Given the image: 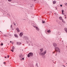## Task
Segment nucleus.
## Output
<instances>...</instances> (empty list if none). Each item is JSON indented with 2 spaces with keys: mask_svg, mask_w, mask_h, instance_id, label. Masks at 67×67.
Masks as SVG:
<instances>
[{
  "mask_svg": "<svg viewBox=\"0 0 67 67\" xmlns=\"http://www.w3.org/2000/svg\"><path fill=\"white\" fill-rule=\"evenodd\" d=\"M55 49V52H59V53H60V50L58 47H56L54 48Z\"/></svg>",
  "mask_w": 67,
  "mask_h": 67,
  "instance_id": "f257e3e1",
  "label": "nucleus"
},
{
  "mask_svg": "<svg viewBox=\"0 0 67 67\" xmlns=\"http://www.w3.org/2000/svg\"><path fill=\"white\" fill-rule=\"evenodd\" d=\"M33 55V53L32 52H30L27 54V56L28 57H30V56L32 57Z\"/></svg>",
  "mask_w": 67,
  "mask_h": 67,
  "instance_id": "f03ea898",
  "label": "nucleus"
},
{
  "mask_svg": "<svg viewBox=\"0 0 67 67\" xmlns=\"http://www.w3.org/2000/svg\"><path fill=\"white\" fill-rule=\"evenodd\" d=\"M53 46L54 47H57V44H56L55 43H53Z\"/></svg>",
  "mask_w": 67,
  "mask_h": 67,
  "instance_id": "7ed1b4c3",
  "label": "nucleus"
},
{
  "mask_svg": "<svg viewBox=\"0 0 67 67\" xmlns=\"http://www.w3.org/2000/svg\"><path fill=\"white\" fill-rule=\"evenodd\" d=\"M23 38L24 40H26L28 38V37L27 36H24L23 37Z\"/></svg>",
  "mask_w": 67,
  "mask_h": 67,
  "instance_id": "20e7f679",
  "label": "nucleus"
},
{
  "mask_svg": "<svg viewBox=\"0 0 67 67\" xmlns=\"http://www.w3.org/2000/svg\"><path fill=\"white\" fill-rule=\"evenodd\" d=\"M23 35V33L22 32H21L19 34V35L20 37H22Z\"/></svg>",
  "mask_w": 67,
  "mask_h": 67,
  "instance_id": "39448f33",
  "label": "nucleus"
},
{
  "mask_svg": "<svg viewBox=\"0 0 67 67\" xmlns=\"http://www.w3.org/2000/svg\"><path fill=\"white\" fill-rule=\"evenodd\" d=\"M14 36H15V37H17V38H18V36L16 34H14Z\"/></svg>",
  "mask_w": 67,
  "mask_h": 67,
  "instance_id": "423d86ee",
  "label": "nucleus"
},
{
  "mask_svg": "<svg viewBox=\"0 0 67 67\" xmlns=\"http://www.w3.org/2000/svg\"><path fill=\"white\" fill-rule=\"evenodd\" d=\"M62 14H63V15H64V14H65L64 13V10H62Z\"/></svg>",
  "mask_w": 67,
  "mask_h": 67,
  "instance_id": "0eeeda50",
  "label": "nucleus"
},
{
  "mask_svg": "<svg viewBox=\"0 0 67 67\" xmlns=\"http://www.w3.org/2000/svg\"><path fill=\"white\" fill-rule=\"evenodd\" d=\"M16 30H17L18 32H20V30H19V29L18 28H16Z\"/></svg>",
  "mask_w": 67,
  "mask_h": 67,
  "instance_id": "6e6552de",
  "label": "nucleus"
},
{
  "mask_svg": "<svg viewBox=\"0 0 67 67\" xmlns=\"http://www.w3.org/2000/svg\"><path fill=\"white\" fill-rule=\"evenodd\" d=\"M29 41H30L29 40V39L28 38L27 39H26V42L27 43H29Z\"/></svg>",
  "mask_w": 67,
  "mask_h": 67,
  "instance_id": "1a4fd4ad",
  "label": "nucleus"
},
{
  "mask_svg": "<svg viewBox=\"0 0 67 67\" xmlns=\"http://www.w3.org/2000/svg\"><path fill=\"white\" fill-rule=\"evenodd\" d=\"M53 4H55L56 3V1H53Z\"/></svg>",
  "mask_w": 67,
  "mask_h": 67,
  "instance_id": "9d476101",
  "label": "nucleus"
},
{
  "mask_svg": "<svg viewBox=\"0 0 67 67\" xmlns=\"http://www.w3.org/2000/svg\"><path fill=\"white\" fill-rule=\"evenodd\" d=\"M59 18L60 20H62V19H62V17L60 16Z\"/></svg>",
  "mask_w": 67,
  "mask_h": 67,
  "instance_id": "9b49d317",
  "label": "nucleus"
},
{
  "mask_svg": "<svg viewBox=\"0 0 67 67\" xmlns=\"http://www.w3.org/2000/svg\"><path fill=\"white\" fill-rule=\"evenodd\" d=\"M19 57H23V55L22 54H21L19 55Z\"/></svg>",
  "mask_w": 67,
  "mask_h": 67,
  "instance_id": "f8f14e48",
  "label": "nucleus"
},
{
  "mask_svg": "<svg viewBox=\"0 0 67 67\" xmlns=\"http://www.w3.org/2000/svg\"><path fill=\"white\" fill-rule=\"evenodd\" d=\"M40 51L41 52H42L43 51V49L42 48V49H40Z\"/></svg>",
  "mask_w": 67,
  "mask_h": 67,
  "instance_id": "ddd939ff",
  "label": "nucleus"
},
{
  "mask_svg": "<svg viewBox=\"0 0 67 67\" xmlns=\"http://www.w3.org/2000/svg\"><path fill=\"white\" fill-rule=\"evenodd\" d=\"M64 29L66 33H67V28H65Z\"/></svg>",
  "mask_w": 67,
  "mask_h": 67,
  "instance_id": "4468645a",
  "label": "nucleus"
},
{
  "mask_svg": "<svg viewBox=\"0 0 67 67\" xmlns=\"http://www.w3.org/2000/svg\"><path fill=\"white\" fill-rule=\"evenodd\" d=\"M16 44H17L18 45H20V42H16Z\"/></svg>",
  "mask_w": 67,
  "mask_h": 67,
  "instance_id": "2eb2a0df",
  "label": "nucleus"
},
{
  "mask_svg": "<svg viewBox=\"0 0 67 67\" xmlns=\"http://www.w3.org/2000/svg\"><path fill=\"white\" fill-rule=\"evenodd\" d=\"M41 54H42V56H44L45 55V54H44V52H43V53H41Z\"/></svg>",
  "mask_w": 67,
  "mask_h": 67,
  "instance_id": "dca6fc26",
  "label": "nucleus"
},
{
  "mask_svg": "<svg viewBox=\"0 0 67 67\" xmlns=\"http://www.w3.org/2000/svg\"><path fill=\"white\" fill-rule=\"evenodd\" d=\"M36 29L37 30V31H39V29L37 27H36Z\"/></svg>",
  "mask_w": 67,
  "mask_h": 67,
  "instance_id": "f3484780",
  "label": "nucleus"
},
{
  "mask_svg": "<svg viewBox=\"0 0 67 67\" xmlns=\"http://www.w3.org/2000/svg\"><path fill=\"white\" fill-rule=\"evenodd\" d=\"M42 23H45V21H43V20H42Z\"/></svg>",
  "mask_w": 67,
  "mask_h": 67,
  "instance_id": "a211bd4d",
  "label": "nucleus"
},
{
  "mask_svg": "<svg viewBox=\"0 0 67 67\" xmlns=\"http://www.w3.org/2000/svg\"><path fill=\"white\" fill-rule=\"evenodd\" d=\"M48 33H50L51 32V30H48L47 31Z\"/></svg>",
  "mask_w": 67,
  "mask_h": 67,
  "instance_id": "6ab92c4d",
  "label": "nucleus"
},
{
  "mask_svg": "<svg viewBox=\"0 0 67 67\" xmlns=\"http://www.w3.org/2000/svg\"><path fill=\"white\" fill-rule=\"evenodd\" d=\"M14 47V46L12 47V49H13V50H14V49H15Z\"/></svg>",
  "mask_w": 67,
  "mask_h": 67,
  "instance_id": "aec40b11",
  "label": "nucleus"
},
{
  "mask_svg": "<svg viewBox=\"0 0 67 67\" xmlns=\"http://www.w3.org/2000/svg\"><path fill=\"white\" fill-rule=\"evenodd\" d=\"M46 50H45V51L44 52V54H45L46 53H47Z\"/></svg>",
  "mask_w": 67,
  "mask_h": 67,
  "instance_id": "412c9836",
  "label": "nucleus"
},
{
  "mask_svg": "<svg viewBox=\"0 0 67 67\" xmlns=\"http://www.w3.org/2000/svg\"><path fill=\"white\" fill-rule=\"evenodd\" d=\"M62 22H63V23H65V21H64V20H63V19H62Z\"/></svg>",
  "mask_w": 67,
  "mask_h": 67,
  "instance_id": "4be33fe9",
  "label": "nucleus"
},
{
  "mask_svg": "<svg viewBox=\"0 0 67 67\" xmlns=\"http://www.w3.org/2000/svg\"><path fill=\"white\" fill-rule=\"evenodd\" d=\"M19 57V58L20 60H22V58H23V57Z\"/></svg>",
  "mask_w": 67,
  "mask_h": 67,
  "instance_id": "5701e85b",
  "label": "nucleus"
},
{
  "mask_svg": "<svg viewBox=\"0 0 67 67\" xmlns=\"http://www.w3.org/2000/svg\"><path fill=\"white\" fill-rule=\"evenodd\" d=\"M3 43H2L1 44H0L1 46H3Z\"/></svg>",
  "mask_w": 67,
  "mask_h": 67,
  "instance_id": "b1692460",
  "label": "nucleus"
},
{
  "mask_svg": "<svg viewBox=\"0 0 67 67\" xmlns=\"http://www.w3.org/2000/svg\"><path fill=\"white\" fill-rule=\"evenodd\" d=\"M36 66H37V67H38V65L37 63L36 64Z\"/></svg>",
  "mask_w": 67,
  "mask_h": 67,
  "instance_id": "393cba45",
  "label": "nucleus"
},
{
  "mask_svg": "<svg viewBox=\"0 0 67 67\" xmlns=\"http://www.w3.org/2000/svg\"><path fill=\"white\" fill-rule=\"evenodd\" d=\"M10 27L11 28H12H12H13V27H12V25H11Z\"/></svg>",
  "mask_w": 67,
  "mask_h": 67,
  "instance_id": "a878e982",
  "label": "nucleus"
},
{
  "mask_svg": "<svg viewBox=\"0 0 67 67\" xmlns=\"http://www.w3.org/2000/svg\"><path fill=\"white\" fill-rule=\"evenodd\" d=\"M12 0H8V1L9 2H11V1H12Z\"/></svg>",
  "mask_w": 67,
  "mask_h": 67,
  "instance_id": "bb28decb",
  "label": "nucleus"
},
{
  "mask_svg": "<svg viewBox=\"0 0 67 67\" xmlns=\"http://www.w3.org/2000/svg\"><path fill=\"white\" fill-rule=\"evenodd\" d=\"M24 60V58H22V59H21V60Z\"/></svg>",
  "mask_w": 67,
  "mask_h": 67,
  "instance_id": "cd10ccee",
  "label": "nucleus"
},
{
  "mask_svg": "<svg viewBox=\"0 0 67 67\" xmlns=\"http://www.w3.org/2000/svg\"><path fill=\"white\" fill-rule=\"evenodd\" d=\"M40 55H42V53H39Z\"/></svg>",
  "mask_w": 67,
  "mask_h": 67,
  "instance_id": "c85d7f7f",
  "label": "nucleus"
},
{
  "mask_svg": "<svg viewBox=\"0 0 67 67\" xmlns=\"http://www.w3.org/2000/svg\"><path fill=\"white\" fill-rule=\"evenodd\" d=\"M10 51H12V52H14V50H12V49H11Z\"/></svg>",
  "mask_w": 67,
  "mask_h": 67,
  "instance_id": "c756f323",
  "label": "nucleus"
},
{
  "mask_svg": "<svg viewBox=\"0 0 67 67\" xmlns=\"http://www.w3.org/2000/svg\"><path fill=\"white\" fill-rule=\"evenodd\" d=\"M4 36L5 37H7V35H4Z\"/></svg>",
  "mask_w": 67,
  "mask_h": 67,
  "instance_id": "7c9ffc66",
  "label": "nucleus"
},
{
  "mask_svg": "<svg viewBox=\"0 0 67 67\" xmlns=\"http://www.w3.org/2000/svg\"><path fill=\"white\" fill-rule=\"evenodd\" d=\"M9 36H12V35L10 34H9Z\"/></svg>",
  "mask_w": 67,
  "mask_h": 67,
  "instance_id": "2f4dec72",
  "label": "nucleus"
},
{
  "mask_svg": "<svg viewBox=\"0 0 67 67\" xmlns=\"http://www.w3.org/2000/svg\"><path fill=\"white\" fill-rule=\"evenodd\" d=\"M10 57V56H9V55H7V58H9V57Z\"/></svg>",
  "mask_w": 67,
  "mask_h": 67,
  "instance_id": "473e14b6",
  "label": "nucleus"
},
{
  "mask_svg": "<svg viewBox=\"0 0 67 67\" xmlns=\"http://www.w3.org/2000/svg\"><path fill=\"white\" fill-rule=\"evenodd\" d=\"M34 26V27H35V28H36V27H37V26Z\"/></svg>",
  "mask_w": 67,
  "mask_h": 67,
  "instance_id": "72a5a7b5",
  "label": "nucleus"
},
{
  "mask_svg": "<svg viewBox=\"0 0 67 67\" xmlns=\"http://www.w3.org/2000/svg\"><path fill=\"white\" fill-rule=\"evenodd\" d=\"M60 7H63V5L62 4L60 5Z\"/></svg>",
  "mask_w": 67,
  "mask_h": 67,
  "instance_id": "f704fd0d",
  "label": "nucleus"
},
{
  "mask_svg": "<svg viewBox=\"0 0 67 67\" xmlns=\"http://www.w3.org/2000/svg\"><path fill=\"white\" fill-rule=\"evenodd\" d=\"M65 5H66V6H67V3H65Z\"/></svg>",
  "mask_w": 67,
  "mask_h": 67,
  "instance_id": "c9c22d12",
  "label": "nucleus"
},
{
  "mask_svg": "<svg viewBox=\"0 0 67 67\" xmlns=\"http://www.w3.org/2000/svg\"><path fill=\"white\" fill-rule=\"evenodd\" d=\"M56 53H57V54H55V56H57V52H56Z\"/></svg>",
  "mask_w": 67,
  "mask_h": 67,
  "instance_id": "e433bc0d",
  "label": "nucleus"
},
{
  "mask_svg": "<svg viewBox=\"0 0 67 67\" xmlns=\"http://www.w3.org/2000/svg\"><path fill=\"white\" fill-rule=\"evenodd\" d=\"M3 64H5V63L3 62Z\"/></svg>",
  "mask_w": 67,
  "mask_h": 67,
  "instance_id": "4c0bfd02",
  "label": "nucleus"
},
{
  "mask_svg": "<svg viewBox=\"0 0 67 67\" xmlns=\"http://www.w3.org/2000/svg\"><path fill=\"white\" fill-rule=\"evenodd\" d=\"M19 43H20V45H21V42H19Z\"/></svg>",
  "mask_w": 67,
  "mask_h": 67,
  "instance_id": "58836bf2",
  "label": "nucleus"
},
{
  "mask_svg": "<svg viewBox=\"0 0 67 67\" xmlns=\"http://www.w3.org/2000/svg\"><path fill=\"white\" fill-rule=\"evenodd\" d=\"M12 44H13V42H12Z\"/></svg>",
  "mask_w": 67,
  "mask_h": 67,
  "instance_id": "ea45409f",
  "label": "nucleus"
},
{
  "mask_svg": "<svg viewBox=\"0 0 67 67\" xmlns=\"http://www.w3.org/2000/svg\"><path fill=\"white\" fill-rule=\"evenodd\" d=\"M34 1L35 2V1H36V0H34Z\"/></svg>",
  "mask_w": 67,
  "mask_h": 67,
  "instance_id": "a19ab883",
  "label": "nucleus"
},
{
  "mask_svg": "<svg viewBox=\"0 0 67 67\" xmlns=\"http://www.w3.org/2000/svg\"><path fill=\"white\" fill-rule=\"evenodd\" d=\"M63 66L64 67H65V66L64 65H63Z\"/></svg>",
  "mask_w": 67,
  "mask_h": 67,
  "instance_id": "79ce46f5",
  "label": "nucleus"
},
{
  "mask_svg": "<svg viewBox=\"0 0 67 67\" xmlns=\"http://www.w3.org/2000/svg\"><path fill=\"white\" fill-rule=\"evenodd\" d=\"M5 57V58H7V57L6 56L5 57Z\"/></svg>",
  "mask_w": 67,
  "mask_h": 67,
  "instance_id": "37998d69",
  "label": "nucleus"
},
{
  "mask_svg": "<svg viewBox=\"0 0 67 67\" xmlns=\"http://www.w3.org/2000/svg\"><path fill=\"white\" fill-rule=\"evenodd\" d=\"M23 20H26V19H23Z\"/></svg>",
  "mask_w": 67,
  "mask_h": 67,
  "instance_id": "c03bdc74",
  "label": "nucleus"
},
{
  "mask_svg": "<svg viewBox=\"0 0 67 67\" xmlns=\"http://www.w3.org/2000/svg\"><path fill=\"white\" fill-rule=\"evenodd\" d=\"M12 42V41H10V43H11Z\"/></svg>",
  "mask_w": 67,
  "mask_h": 67,
  "instance_id": "a18cd8bd",
  "label": "nucleus"
},
{
  "mask_svg": "<svg viewBox=\"0 0 67 67\" xmlns=\"http://www.w3.org/2000/svg\"><path fill=\"white\" fill-rule=\"evenodd\" d=\"M66 16H65V19H66Z\"/></svg>",
  "mask_w": 67,
  "mask_h": 67,
  "instance_id": "49530a36",
  "label": "nucleus"
},
{
  "mask_svg": "<svg viewBox=\"0 0 67 67\" xmlns=\"http://www.w3.org/2000/svg\"><path fill=\"white\" fill-rule=\"evenodd\" d=\"M15 23L14 24V25H15Z\"/></svg>",
  "mask_w": 67,
  "mask_h": 67,
  "instance_id": "de8ad7c7",
  "label": "nucleus"
},
{
  "mask_svg": "<svg viewBox=\"0 0 67 67\" xmlns=\"http://www.w3.org/2000/svg\"><path fill=\"white\" fill-rule=\"evenodd\" d=\"M54 14L56 15V13H54Z\"/></svg>",
  "mask_w": 67,
  "mask_h": 67,
  "instance_id": "09e8293b",
  "label": "nucleus"
},
{
  "mask_svg": "<svg viewBox=\"0 0 67 67\" xmlns=\"http://www.w3.org/2000/svg\"><path fill=\"white\" fill-rule=\"evenodd\" d=\"M57 8H56V9H55V10H57Z\"/></svg>",
  "mask_w": 67,
  "mask_h": 67,
  "instance_id": "8fccbe9b",
  "label": "nucleus"
},
{
  "mask_svg": "<svg viewBox=\"0 0 67 67\" xmlns=\"http://www.w3.org/2000/svg\"><path fill=\"white\" fill-rule=\"evenodd\" d=\"M66 16V15H64L65 16Z\"/></svg>",
  "mask_w": 67,
  "mask_h": 67,
  "instance_id": "3c124183",
  "label": "nucleus"
},
{
  "mask_svg": "<svg viewBox=\"0 0 67 67\" xmlns=\"http://www.w3.org/2000/svg\"><path fill=\"white\" fill-rule=\"evenodd\" d=\"M30 7H32V6H31Z\"/></svg>",
  "mask_w": 67,
  "mask_h": 67,
  "instance_id": "603ef678",
  "label": "nucleus"
},
{
  "mask_svg": "<svg viewBox=\"0 0 67 67\" xmlns=\"http://www.w3.org/2000/svg\"><path fill=\"white\" fill-rule=\"evenodd\" d=\"M14 23H13V24H14Z\"/></svg>",
  "mask_w": 67,
  "mask_h": 67,
  "instance_id": "864d4df0",
  "label": "nucleus"
},
{
  "mask_svg": "<svg viewBox=\"0 0 67 67\" xmlns=\"http://www.w3.org/2000/svg\"><path fill=\"white\" fill-rule=\"evenodd\" d=\"M55 8H57V7H55Z\"/></svg>",
  "mask_w": 67,
  "mask_h": 67,
  "instance_id": "5fc2aeb1",
  "label": "nucleus"
},
{
  "mask_svg": "<svg viewBox=\"0 0 67 67\" xmlns=\"http://www.w3.org/2000/svg\"><path fill=\"white\" fill-rule=\"evenodd\" d=\"M32 7H33V5L32 4Z\"/></svg>",
  "mask_w": 67,
  "mask_h": 67,
  "instance_id": "6e6d98bb",
  "label": "nucleus"
},
{
  "mask_svg": "<svg viewBox=\"0 0 67 67\" xmlns=\"http://www.w3.org/2000/svg\"><path fill=\"white\" fill-rule=\"evenodd\" d=\"M53 53H55V52H53Z\"/></svg>",
  "mask_w": 67,
  "mask_h": 67,
  "instance_id": "4d7b16f0",
  "label": "nucleus"
},
{
  "mask_svg": "<svg viewBox=\"0 0 67 67\" xmlns=\"http://www.w3.org/2000/svg\"><path fill=\"white\" fill-rule=\"evenodd\" d=\"M51 13H52V12H51Z\"/></svg>",
  "mask_w": 67,
  "mask_h": 67,
  "instance_id": "13d9d810",
  "label": "nucleus"
},
{
  "mask_svg": "<svg viewBox=\"0 0 67 67\" xmlns=\"http://www.w3.org/2000/svg\"><path fill=\"white\" fill-rule=\"evenodd\" d=\"M8 45H9V43H8Z\"/></svg>",
  "mask_w": 67,
  "mask_h": 67,
  "instance_id": "bf43d9fd",
  "label": "nucleus"
},
{
  "mask_svg": "<svg viewBox=\"0 0 67 67\" xmlns=\"http://www.w3.org/2000/svg\"><path fill=\"white\" fill-rule=\"evenodd\" d=\"M1 32V31H0V32Z\"/></svg>",
  "mask_w": 67,
  "mask_h": 67,
  "instance_id": "052dcab7",
  "label": "nucleus"
},
{
  "mask_svg": "<svg viewBox=\"0 0 67 67\" xmlns=\"http://www.w3.org/2000/svg\"><path fill=\"white\" fill-rule=\"evenodd\" d=\"M66 64H67V63H66Z\"/></svg>",
  "mask_w": 67,
  "mask_h": 67,
  "instance_id": "680f3d73",
  "label": "nucleus"
},
{
  "mask_svg": "<svg viewBox=\"0 0 67 67\" xmlns=\"http://www.w3.org/2000/svg\"><path fill=\"white\" fill-rule=\"evenodd\" d=\"M66 47L67 48V46H66Z\"/></svg>",
  "mask_w": 67,
  "mask_h": 67,
  "instance_id": "e2e57ef3",
  "label": "nucleus"
},
{
  "mask_svg": "<svg viewBox=\"0 0 67 67\" xmlns=\"http://www.w3.org/2000/svg\"><path fill=\"white\" fill-rule=\"evenodd\" d=\"M22 51H23V50H22Z\"/></svg>",
  "mask_w": 67,
  "mask_h": 67,
  "instance_id": "0e129e2a",
  "label": "nucleus"
},
{
  "mask_svg": "<svg viewBox=\"0 0 67 67\" xmlns=\"http://www.w3.org/2000/svg\"><path fill=\"white\" fill-rule=\"evenodd\" d=\"M52 61H53V60Z\"/></svg>",
  "mask_w": 67,
  "mask_h": 67,
  "instance_id": "69168bd1",
  "label": "nucleus"
}]
</instances>
